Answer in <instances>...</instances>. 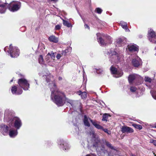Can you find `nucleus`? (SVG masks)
<instances>
[{
    "label": "nucleus",
    "mask_w": 156,
    "mask_h": 156,
    "mask_svg": "<svg viewBox=\"0 0 156 156\" xmlns=\"http://www.w3.org/2000/svg\"><path fill=\"white\" fill-rule=\"evenodd\" d=\"M51 1H53L55 2H56L58 1V0H51Z\"/></svg>",
    "instance_id": "nucleus-50"
},
{
    "label": "nucleus",
    "mask_w": 156,
    "mask_h": 156,
    "mask_svg": "<svg viewBox=\"0 0 156 156\" xmlns=\"http://www.w3.org/2000/svg\"><path fill=\"white\" fill-rule=\"evenodd\" d=\"M154 127L156 128V126H155Z\"/></svg>",
    "instance_id": "nucleus-56"
},
{
    "label": "nucleus",
    "mask_w": 156,
    "mask_h": 156,
    "mask_svg": "<svg viewBox=\"0 0 156 156\" xmlns=\"http://www.w3.org/2000/svg\"><path fill=\"white\" fill-rule=\"evenodd\" d=\"M124 40L121 38H119L117 41V42L119 45H122L123 44Z\"/></svg>",
    "instance_id": "nucleus-28"
},
{
    "label": "nucleus",
    "mask_w": 156,
    "mask_h": 156,
    "mask_svg": "<svg viewBox=\"0 0 156 156\" xmlns=\"http://www.w3.org/2000/svg\"><path fill=\"white\" fill-rule=\"evenodd\" d=\"M132 126L134 127L135 128L139 130H140L142 129V126L140 124H133Z\"/></svg>",
    "instance_id": "nucleus-26"
},
{
    "label": "nucleus",
    "mask_w": 156,
    "mask_h": 156,
    "mask_svg": "<svg viewBox=\"0 0 156 156\" xmlns=\"http://www.w3.org/2000/svg\"><path fill=\"white\" fill-rule=\"evenodd\" d=\"M58 80L59 81L62 80V78L61 77H59L58 78Z\"/></svg>",
    "instance_id": "nucleus-47"
},
{
    "label": "nucleus",
    "mask_w": 156,
    "mask_h": 156,
    "mask_svg": "<svg viewBox=\"0 0 156 156\" xmlns=\"http://www.w3.org/2000/svg\"><path fill=\"white\" fill-rule=\"evenodd\" d=\"M95 11L97 13L101 14L102 12V10L99 8H97L96 9Z\"/></svg>",
    "instance_id": "nucleus-32"
},
{
    "label": "nucleus",
    "mask_w": 156,
    "mask_h": 156,
    "mask_svg": "<svg viewBox=\"0 0 156 156\" xmlns=\"http://www.w3.org/2000/svg\"><path fill=\"white\" fill-rule=\"evenodd\" d=\"M63 23L64 26H66L68 27H72L71 24L69 23L68 21L66 20L63 19H62Z\"/></svg>",
    "instance_id": "nucleus-24"
},
{
    "label": "nucleus",
    "mask_w": 156,
    "mask_h": 156,
    "mask_svg": "<svg viewBox=\"0 0 156 156\" xmlns=\"http://www.w3.org/2000/svg\"><path fill=\"white\" fill-rule=\"evenodd\" d=\"M103 37L102 38L101 37L97 38L98 42L102 45H106L110 43L111 37L108 35H101Z\"/></svg>",
    "instance_id": "nucleus-4"
},
{
    "label": "nucleus",
    "mask_w": 156,
    "mask_h": 156,
    "mask_svg": "<svg viewBox=\"0 0 156 156\" xmlns=\"http://www.w3.org/2000/svg\"><path fill=\"white\" fill-rule=\"evenodd\" d=\"M1 2V0H0V3Z\"/></svg>",
    "instance_id": "nucleus-54"
},
{
    "label": "nucleus",
    "mask_w": 156,
    "mask_h": 156,
    "mask_svg": "<svg viewBox=\"0 0 156 156\" xmlns=\"http://www.w3.org/2000/svg\"><path fill=\"white\" fill-rule=\"evenodd\" d=\"M49 41L52 42L57 43L58 41V39L54 35L50 36L48 38Z\"/></svg>",
    "instance_id": "nucleus-13"
},
{
    "label": "nucleus",
    "mask_w": 156,
    "mask_h": 156,
    "mask_svg": "<svg viewBox=\"0 0 156 156\" xmlns=\"http://www.w3.org/2000/svg\"><path fill=\"white\" fill-rule=\"evenodd\" d=\"M147 37L149 40L153 43L156 42V35L155 32L152 29L148 30Z\"/></svg>",
    "instance_id": "nucleus-7"
},
{
    "label": "nucleus",
    "mask_w": 156,
    "mask_h": 156,
    "mask_svg": "<svg viewBox=\"0 0 156 156\" xmlns=\"http://www.w3.org/2000/svg\"><path fill=\"white\" fill-rule=\"evenodd\" d=\"M120 24V25L124 29H125L126 31H129V29H128L127 27L126 23L123 21H121Z\"/></svg>",
    "instance_id": "nucleus-15"
},
{
    "label": "nucleus",
    "mask_w": 156,
    "mask_h": 156,
    "mask_svg": "<svg viewBox=\"0 0 156 156\" xmlns=\"http://www.w3.org/2000/svg\"><path fill=\"white\" fill-rule=\"evenodd\" d=\"M69 50L68 49H66L65 50H63L62 51V54L63 55L66 56L67 54L69 53Z\"/></svg>",
    "instance_id": "nucleus-30"
},
{
    "label": "nucleus",
    "mask_w": 156,
    "mask_h": 156,
    "mask_svg": "<svg viewBox=\"0 0 156 156\" xmlns=\"http://www.w3.org/2000/svg\"><path fill=\"white\" fill-rule=\"evenodd\" d=\"M71 105L72 106H73V105H72V104H71Z\"/></svg>",
    "instance_id": "nucleus-57"
},
{
    "label": "nucleus",
    "mask_w": 156,
    "mask_h": 156,
    "mask_svg": "<svg viewBox=\"0 0 156 156\" xmlns=\"http://www.w3.org/2000/svg\"><path fill=\"white\" fill-rule=\"evenodd\" d=\"M51 91V98L53 102L58 106H62L65 103L64 99L65 95L64 94L58 90H54Z\"/></svg>",
    "instance_id": "nucleus-1"
},
{
    "label": "nucleus",
    "mask_w": 156,
    "mask_h": 156,
    "mask_svg": "<svg viewBox=\"0 0 156 156\" xmlns=\"http://www.w3.org/2000/svg\"><path fill=\"white\" fill-rule=\"evenodd\" d=\"M49 58L48 56H47V55L46 56V58H45V60L46 61H47L48 62H49Z\"/></svg>",
    "instance_id": "nucleus-43"
},
{
    "label": "nucleus",
    "mask_w": 156,
    "mask_h": 156,
    "mask_svg": "<svg viewBox=\"0 0 156 156\" xmlns=\"http://www.w3.org/2000/svg\"><path fill=\"white\" fill-rule=\"evenodd\" d=\"M17 134V131L16 130H10L9 135L11 137H13L16 136Z\"/></svg>",
    "instance_id": "nucleus-18"
},
{
    "label": "nucleus",
    "mask_w": 156,
    "mask_h": 156,
    "mask_svg": "<svg viewBox=\"0 0 156 156\" xmlns=\"http://www.w3.org/2000/svg\"><path fill=\"white\" fill-rule=\"evenodd\" d=\"M130 155V156H136L135 155L133 154L132 153H131Z\"/></svg>",
    "instance_id": "nucleus-49"
},
{
    "label": "nucleus",
    "mask_w": 156,
    "mask_h": 156,
    "mask_svg": "<svg viewBox=\"0 0 156 156\" xmlns=\"http://www.w3.org/2000/svg\"><path fill=\"white\" fill-rule=\"evenodd\" d=\"M137 89V88L135 87H131L130 88V90L132 92H135Z\"/></svg>",
    "instance_id": "nucleus-35"
},
{
    "label": "nucleus",
    "mask_w": 156,
    "mask_h": 156,
    "mask_svg": "<svg viewBox=\"0 0 156 156\" xmlns=\"http://www.w3.org/2000/svg\"><path fill=\"white\" fill-rule=\"evenodd\" d=\"M38 61L40 64H44V61L42 55H41L39 56V57L38 58Z\"/></svg>",
    "instance_id": "nucleus-27"
},
{
    "label": "nucleus",
    "mask_w": 156,
    "mask_h": 156,
    "mask_svg": "<svg viewBox=\"0 0 156 156\" xmlns=\"http://www.w3.org/2000/svg\"><path fill=\"white\" fill-rule=\"evenodd\" d=\"M99 148H100V149H99V150H100V151L102 153H103L104 154L108 152L107 150L105 149L104 145L103 144H101L99 147Z\"/></svg>",
    "instance_id": "nucleus-23"
},
{
    "label": "nucleus",
    "mask_w": 156,
    "mask_h": 156,
    "mask_svg": "<svg viewBox=\"0 0 156 156\" xmlns=\"http://www.w3.org/2000/svg\"><path fill=\"white\" fill-rule=\"evenodd\" d=\"M111 53L112 54V55H115L116 57H119V54L115 51H113L111 52Z\"/></svg>",
    "instance_id": "nucleus-39"
},
{
    "label": "nucleus",
    "mask_w": 156,
    "mask_h": 156,
    "mask_svg": "<svg viewBox=\"0 0 156 156\" xmlns=\"http://www.w3.org/2000/svg\"><path fill=\"white\" fill-rule=\"evenodd\" d=\"M84 27L86 29H90V27L89 26L86 24H85Z\"/></svg>",
    "instance_id": "nucleus-42"
},
{
    "label": "nucleus",
    "mask_w": 156,
    "mask_h": 156,
    "mask_svg": "<svg viewBox=\"0 0 156 156\" xmlns=\"http://www.w3.org/2000/svg\"><path fill=\"white\" fill-rule=\"evenodd\" d=\"M152 95L153 98L154 99L156 100V94H153Z\"/></svg>",
    "instance_id": "nucleus-45"
},
{
    "label": "nucleus",
    "mask_w": 156,
    "mask_h": 156,
    "mask_svg": "<svg viewBox=\"0 0 156 156\" xmlns=\"http://www.w3.org/2000/svg\"><path fill=\"white\" fill-rule=\"evenodd\" d=\"M83 122L85 126L88 127H90V124L88 121V118L86 115H84Z\"/></svg>",
    "instance_id": "nucleus-19"
},
{
    "label": "nucleus",
    "mask_w": 156,
    "mask_h": 156,
    "mask_svg": "<svg viewBox=\"0 0 156 156\" xmlns=\"http://www.w3.org/2000/svg\"><path fill=\"white\" fill-rule=\"evenodd\" d=\"M109 116H111V115L109 114L105 113L103 114L102 120L103 121H107Z\"/></svg>",
    "instance_id": "nucleus-25"
},
{
    "label": "nucleus",
    "mask_w": 156,
    "mask_h": 156,
    "mask_svg": "<svg viewBox=\"0 0 156 156\" xmlns=\"http://www.w3.org/2000/svg\"><path fill=\"white\" fill-rule=\"evenodd\" d=\"M86 156H96L88 154Z\"/></svg>",
    "instance_id": "nucleus-48"
},
{
    "label": "nucleus",
    "mask_w": 156,
    "mask_h": 156,
    "mask_svg": "<svg viewBox=\"0 0 156 156\" xmlns=\"http://www.w3.org/2000/svg\"><path fill=\"white\" fill-rule=\"evenodd\" d=\"M17 83L19 86L24 90H28L30 87L28 81L23 78L19 79Z\"/></svg>",
    "instance_id": "nucleus-5"
},
{
    "label": "nucleus",
    "mask_w": 156,
    "mask_h": 156,
    "mask_svg": "<svg viewBox=\"0 0 156 156\" xmlns=\"http://www.w3.org/2000/svg\"><path fill=\"white\" fill-rule=\"evenodd\" d=\"M19 75L20 76L22 77H24L23 76V75H22V74H20Z\"/></svg>",
    "instance_id": "nucleus-51"
},
{
    "label": "nucleus",
    "mask_w": 156,
    "mask_h": 156,
    "mask_svg": "<svg viewBox=\"0 0 156 156\" xmlns=\"http://www.w3.org/2000/svg\"><path fill=\"white\" fill-rule=\"evenodd\" d=\"M101 144L100 139L97 138L94 140L93 146V147H95L97 150H98L99 151V147Z\"/></svg>",
    "instance_id": "nucleus-10"
},
{
    "label": "nucleus",
    "mask_w": 156,
    "mask_h": 156,
    "mask_svg": "<svg viewBox=\"0 0 156 156\" xmlns=\"http://www.w3.org/2000/svg\"><path fill=\"white\" fill-rule=\"evenodd\" d=\"M55 81L54 80L53 81H52L53 83V86L54 87H55V88H57V86L56 85L55 83Z\"/></svg>",
    "instance_id": "nucleus-44"
},
{
    "label": "nucleus",
    "mask_w": 156,
    "mask_h": 156,
    "mask_svg": "<svg viewBox=\"0 0 156 156\" xmlns=\"http://www.w3.org/2000/svg\"><path fill=\"white\" fill-rule=\"evenodd\" d=\"M90 122L92 123V124L97 129H103V127L98 124L97 122L94 121L93 120L90 119Z\"/></svg>",
    "instance_id": "nucleus-14"
},
{
    "label": "nucleus",
    "mask_w": 156,
    "mask_h": 156,
    "mask_svg": "<svg viewBox=\"0 0 156 156\" xmlns=\"http://www.w3.org/2000/svg\"><path fill=\"white\" fill-rule=\"evenodd\" d=\"M21 7V3L18 1H12L7 5V8L12 12L18 10Z\"/></svg>",
    "instance_id": "nucleus-3"
},
{
    "label": "nucleus",
    "mask_w": 156,
    "mask_h": 156,
    "mask_svg": "<svg viewBox=\"0 0 156 156\" xmlns=\"http://www.w3.org/2000/svg\"><path fill=\"white\" fill-rule=\"evenodd\" d=\"M150 143L153 144L155 146H156V140L151 139L150 141Z\"/></svg>",
    "instance_id": "nucleus-36"
},
{
    "label": "nucleus",
    "mask_w": 156,
    "mask_h": 156,
    "mask_svg": "<svg viewBox=\"0 0 156 156\" xmlns=\"http://www.w3.org/2000/svg\"><path fill=\"white\" fill-rule=\"evenodd\" d=\"M105 145L109 148L115 151H116V149L115 148L112 146V144L109 142L108 141H105Z\"/></svg>",
    "instance_id": "nucleus-20"
},
{
    "label": "nucleus",
    "mask_w": 156,
    "mask_h": 156,
    "mask_svg": "<svg viewBox=\"0 0 156 156\" xmlns=\"http://www.w3.org/2000/svg\"><path fill=\"white\" fill-rule=\"evenodd\" d=\"M136 78V76L134 74L130 75L128 77V81L130 84H132Z\"/></svg>",
    "instance_id": "nucleus-17"
},
{
    "label": "nucleus",
    "mask_w": 156,
    "mask_h": 156,
    "mask_svg": "<svg viewBox=\"0 0 156 156\" xmlns=\"http://www.w3.org/2000/svg\"><path fill=\"white\" fill-rule=\"evenodd\" d=\"M11 125L14 126L16 129H19L22 125V123L20 119L15 117L12 119Z\"/></svg>",
    "instance_id": "nucleus-6"
},
{
    "label": "nucleus",
    "mask_w": 156,
    "mask_h": 156,
    "mask_svg": "<svg viewBox=\"0 0 156 156\" xmlns=\"http://www.w3.org/2000/svg\"><path fill=\"white\" fill-rule=\"evenodd\" d=\"M110 70L112 73L113 74H118L119 73V72L117 71V69L112 66L111 67Z\"/></svg>",
    "instance_id": "nucleus-22"
},
{
    "label": "nucleus",
    "mask_w": 156,
    "mask_h": 156,
    "mask_svg": "<svg viewBox=\"0 0 156 156\" xmlns=\"http://www.w3.org/2000/svg\"><path fill=\"white\" fill-rule=\"evenodd\" d=\"M127 48L129 51L131 52L138 51L139 49L138 47L136 45H128Z\"/></svg>",
    "instance_id": "nucleus-11"
},
{
    "label": "nucleus",
    "mask_w": 156,
    "mask_h": 156,
    "mask_svg": "<svg viewBox=\"0 0 156 156\" xmlns=\"http://www.w3.org/2000/svg\"><path fill=\"white\" fill-rule=\"evenodd\" d=\"M63 56V55L62 54V53L61 54H58L56 56V58L57 59H59L60 58Z\"/></svg>",
    "instance_id": "nucleus-40"
},
{
    "label": "nucleus",
    "mask_w": 156,
    "mask_h": 156,
    "mask_svg": "<svg viewBox=\"0 0 156 156\" xmlns=\"http://www.w3.org/2000/svg\"><path fill=\"white\" fill-rule=\"evenodd\" d=\"M121 131L123 133H132L134 132V130L132 128L126 126H124L122 127Z\"/></svg>",
    "instance_id": "nucleus-9"
},
{
    "label": "nucleus",
    "mask_w": 156,
    "mask_h": 156,
    "mask_svg": "<svg viewBox=\"0 0 156 156\" xmlns=\"http://www.w3.org/2000/svg\"><path fill=\"white\" fill-rule=\"evenodd\" d=\"M83 92H82L80 90H79L78 91H77V94L79 95H81V94H82V93Z\"/></svg>",
    "instance_id": "nucleus-46"
},
{
    "label": "nucleus",
    "mask_w": 156,
    "mask_h": 156,
    "mask_svg": "<svg viewBox=\"0 0 156 156\" xmlns=\"http://www.w3.org/2000/svg\"><path fill=\"white\" fill-rule=\"evenodd\" d=\"M13 79H12L10 81V83H11L12 82V81H13Z\"/></svg>",
    "instance_id": "nucleus-52"
},
{
    "label": "nucleus",
    "mask_w": 156,
    "mask_h": 156,
    "mask_svg": "<svg viewBox=\"0 0 156 156\" xmlns=\"http://www.w3.org/2000/svg\"><path fill=\"white\" fill-rule=\"evenodd\" d=\"M7 4V3H5L3 4L0 5V13H2L5 12L6 9V5Z\"/></svg>",
    "instance_id": "nucleus-16"
},
{
    "label": "nucleus",
    "mask_w": 156,
    "mask_h": 156,
    "mask_svg": "<svg viewBox=\"0 0 156 156\" xmlns=\"http://www.w3.org/2000/svg\"><path fill=\"white\" fill-rule=\"evenodd\" d=\"M61 29V26L59 25H57L55 26V30H59Z\"/></svg>",
    "instance_id": "nucleus-41"
},
{
    "label": "nucleus",
    "mask_w": 156,
    "mask_h": 156,
    "mask_svg": "<svg viewBox=\"0 0 156 156\" xmlns=\"http://www.w3.org/2000/svg\"><path fill=\"white\" fill-rule=\"evenodd\" d=\"M59 144H60V145L62 144L63 146H65V145L66 146V147L65 148L64 147V149L65 150H66L67 149H68V146H67L66 144H66L65 142L63 140H60L59 141Z\"/></svg>",
    "instance_id": "nucleus-29"
},
{
    "label": "nucleus",
    "mask_w": 156,
    "mask_h": 156,
    "mask_svg": "<svg viewBox=\"0 0 156 156\" xmlns=\"http://www.w3.org/2000/svg\"><path fill=\"white\" fill-rule=\"evenodd\" d=\"M87 93L86 92H83L82 93V94L81 95V97L82 99H85L87 98Z\"/></svg>",
    "instance_id": "nucleus-33"
},
{
    "label": "nucleus",
    "mask_w": 156,
    "mask_h": 156,
    "mask_svg": "<svg viewBox=\"0 0 156 156\" xmlns=\"http://www.w3.org/2000/svg\"><path fill=\"white\" fill-rule=\"evenodd\" d=\"M11 91L13 94L16 95H20L23 92L21 88L18 87L17 86H13L11 88Z\"/></svg>",
    "instance_id": "nucleus-8"
},
{
    "label": "nucleus",
    "mask_w": 156,
    "mask_h": 156,
    "mask_svg": "<svg viewBox=\"0 0 156 156\" xmlns=\"http://www.w3.org/2000/svg\"><path fill=\"white\" fill-rule=\"evenodd\" d=\"M132 63L133 65L135 67H138L140 65L139 62L136 59H133Z\"/></svg>",
    "instance_id": "nucleus-21"
},
{
    "label": "nucleus",
    "mask_w": 156,
    "mask_h": 156,
    "mask_svg": "<svg viewBox=\"0 0 156 156\" xmlns=\"http://www.w3.org/2000/svg\"><path fill=\"white\" fill-rule=\"evenodd\" d=\"M53 77L54 76L52 75H48L46 76V80L47 83L51 81V78Z\"/></svg>",
    "instance_id": "nucleus-31"
},
{
    "label": "nucleus",
    "mask_w": 156,
    "mask_h": 156,
    "mask_svg": "<svg viewBox=\"0 0 156 156\" xmlns=\"http://www.w3.org/2000/svg\"><path fill=\"white\" fill-rule=\"evenodd\" d=\"M153 154L154 155V156H156V155L154 153Z\"/></svg>",
    "instance_id": "nucleus-53"
},
{
    "label": "nucleus",
    "mask_w": 156,
    "mask_h": 156,
    "mask_svg": "<svg viewBox=\"0 0 156 156\" xmlns=\"http://www.w3.org/2000/svg\"><path fill=\"white\" fill-rule=\"evenodd\" d=\"M4 51L10 54L12 57H17L19 55L20 50L17 47H13L12 44H10L9 47H6L4 48Z\"/></svg>",
    "instance_id": "nucleus-2"
},
{
    "label": "nucleus",
    "mask_w": 156,
    "mask_h": 156,
    "mask_svg": "<svg viewBox=\"0 0 156 156\" xmlns=\"http://www.w3.org/2000/svg\"><path fill=\"white\" fill-rule=\"evenodd\" d=\"M0 128L3 135L8 133L9 128L7 126L2 124L1 125Z\"/></svg>",
    "instance_id": "nucleus-12"
},
{
    "label": "nucleus",
    "mask_w": 156,
    "mask_h": 156,
    "mask_svg": "<svg viewBox=\"0 0 156 156\" xmlns=\"http://www.w3.org/2000/svg\"><path fill=\"white\" fill-rule=\"evenodd\" d=\"M49 55L50 56L51 58L52 59H54L55 58L54 53L53 52L51 53V54L49 53H48L47 55V56H48Z\"/></svg>",
    "instance_id": "nucleus-34"
},
{
    "label": "nucleus",
    "mask_w": 156,
    "mask_h": 156,
    "mask_svg": "<svg viewBox=\"0 0 156 156\" xmlns=\"http://www.w3.org/2000/svg\"><path fill=\"white\" fill-rule=\"evenodd\" d=\"M102 130L108 134L110 135L111 134V131H108L107 129H104L103 128V129H102Z\"/></svg>",
    "instance_id": "nucleus-38"
},
{
    "label": "nucleus",
    "mask_w": 156,
    "mask_h": 156,
    "mask_svg": "<svg viewBox=\"0 0 156 156\" xmlns=\"http://www.w3.org/2000/svg\"><path fill=\"white\" fill-rule=\"evenodd\" d=\"M145 80L146 81L151 83V82L152 79L148 77H146L145 78Z\"/></svg>",
    "instance_id": "nucleus-37"
},
{
    "label": "nucleus",
    "mask_w": 156,
    "mask_h": 156,
    "mask_svg": "<svg viewBox=\"0 0 156 156\" xmlns=\"http://www.w3.org/2000/svg\"><path fill=\"white\" fill-rule=\"evenodd\" d=\"M99 35H97V37H98Z\"/></svg>",
    "instance_id": "nucleus-55"
}]
</instances>
